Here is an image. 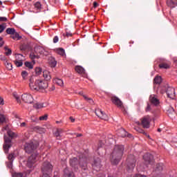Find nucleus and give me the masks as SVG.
Instances as JSON below:
<instances>
[{
  "label": "nucleus",
  "instance_id": "f03ea898",
  "mask_svg": "<svg viewBox=\"0 0 177 177\" xmlns=\"http://www.w3.org/2000/svg\"><path fill=\"white\" fill-rule=\"evenodd\" d=\"M30 83H29V86L31 89V91H44L46 89L48 86V82L45 80H37L34 82V78L31 77L30 78Z\"/></svg>",
  "mask_w": 177,
  "mask_h": 177
},
{
  "label": "nucleus",
  "instance_id": "37998d69",
  "mask_svg": "<svg viewBox=\"0 0 177 177\" xmlns=\"http://www.w3.org/2000/svg\"><path fill=\"white\" fill-rule=\"evenodd\" d=\"M136 130L137 131V132H139V133H142L143 135H147V133L145 132V130L139 127L136 128Z\"/></svg>",
  "mask_w": 177,
  "mask_h": 177
},
{
  "label": "nucleus",
  "instance_id": "49530a36",
  "mask_svg": "<svg viewBox=\"0 0 177 177\" xmlns=\"http://www.w3.org/2000/svg\"><path fill=\"white\" fill-rule=\"evenodd\" d=\"M160 68H169V65L167 64H159Z\"/></svg>",
  "mask_w": 177,
  "mask_h": 177
},
{
  "label": "nucleus",
  "instance_id": "c03bdc74",
  "mask_svg": "<svg viewBox=\"0 0 177 177\" xmlns=\"http://www.w3.org/2000/svg\"><path fill=\"white\" fill-rule=\"evenodd\" d=\"M5 28H6V24L0 25V34L1 32H3V31H5Z\"/></svg>",
  "mask_w": 177,
  "mask_h": 177
},
{
  "label": "nucleus",
  "instance_id": "4d7b16f0",
  "mask_svg": "<svg viewBox=\"0 0 177 177\" xmlns=\"http://www.w3.org/2000/svg\"><path fill=\"white\" fill-rule=\"evenodd\" d=\"M0 59H1V60H2L3 62H8V61H7V58L5 57V55H1V56H0Z\"/></svg>",
  "mask_w": 177,
  "mask_h": 177
},
{
  "label": "nucleus",
  "instance_id": "de8ad7c7",
  "mask_svg": "<svg viewBox=\"0 0 177 177\" xmlns=\"http://www.w3.org/2000/svg\"><path fill=\"white\" fill-rule=\"evenodd\" d=\"M39 120L40 121H46V120H48V114H45L44 115L39 117Z\"/></svg>",
  "mask_w": 177,
  "mask_h": 177
},
{
  "label": "nucleus",
  "instance_id": "680f3d73",
  "mask_svg": "<svg viewBox=\"0 0 177 177\" xmlns=\"http://www.w3.org/2000/svg\"><path fill=\"white\" fill-rule=\"evenodd\" d=\"M97 177H106V174L103 173H100L97 175Z\"/></svg>",
  "mask_w": 177,
  "mask_h": 177
},
{
  "label": "nucleus",
  "instance_id": "7ed1b4c3",
  "mask_svg": "<svg viewBox=\"0 0 177 177\" xmlns=\"http://www.w3.org/2000/svg\"><path fill=\"white\" fill-rule=\"evenodd\" d=\"M7 135L8 136H6V134L4 135V143L3 145V149L6 154L9 153V149L12 147V139L17 137L16 133L10 130L7 131Z\"/></svg>",
  "mask_w": 177,
  "mask_h": 177
},
{
  "label": "nucleus",
  "instance_id": "69168bd1",
  "mask_svg": "<svg viewBox=\"0 0 177 177\" xmlns=\"http://www.w3.org/2000/svg\"><path fill=\"white\" fill-rule=\"evenodd\" d=\"M98 6H99V4L96 1H94L93 2V8H97Z\"/></svg>",
  "mask_w": 177,
  "mask_h": 177
},
{
  "label": "nucleus",
  "instance_id": "e433bc0d",
  "mask_svg": "<svg viewBox=\"0 0 177 177\" xmlns=\"http://www.w3.org/2000/svg\"><path fill=\"white\" fill-rule=\"evenodd\" d=\"M24 65L26 66V67H27L30 70H32V68H34V65H32L31 62H26L24 63Z\"/></svg>",
  "mask_w": 177,
  "mask_h": 177
},
{
  "label": "nucleus",
  "instance_id": "a878e982",
  "mask_svg": "<svg viewBox=\"0 0 177 177\" xmlns=\"http://www.w3.org/2000/svg\"><path fill=\"white\" fill-rule=\"evenodd\" d=\"M39 55H38V53L35 51V52H31L30 54V59H31V60H34L35 59H39Z\"/></svg>",
  "mask_w": 177,
  "mask_h": 177
},
{
  "label": "nucleus",
  "instance_id": "b1692460",
  "mask_svg": "<svg viewBox=\"0 0 177 177\" xmlns=\"http://www.w3.org/2000/svg\"><path fill=\"white\" fill-rule=\"evenodd\" d=\"M167 114L170 118H174L175 116V109L172 107H169L167 110Z\"/></svg>",
  "mask_w": 177,
  "mask_h": 177
},
{
  "label": "nucleus",
  "instance_id": "f704fd0d",
  "mask_svg": "<svg viewBox=\"0 0 177 177\" xmlns=\"http://www.w3.org/2000/svg\"><path fill=\"white\" fill-rule=\"evenodd\" d=\"M9 161H10L11 162H13V161L15 160V158H16V156H15V153H11L8 155V157Z\"/></svg>",
  "mask_w": 177,
  "mask_h": 177
},
{
  "label": "nucleus",
  "instance_id": "9d476101",
  "mask_svg": "<svg viewBox=\"0 0 177 177\" xmlns=\"http://www.w3.org/2000/svg\"><path fill=\"white\" fill-rule=\"evenodd\" d=\"M151 122V119H150V116L144 117L141 120V125L143 128H146L147 129L150 128V122Z\"/></svg>",
  "mask_w": 177,
  "mask_h": 177
},
{
  "label": "nucleus",
  "instance_id": "aec40b11",
  "mask_svg": "<svg viewBox=\"0 0 177 177\" xmlns=\"http://www.w3.org/2000/svg\"><path fill=\"white\" fill-rule=\"evenodd\" d=\"M43 77L46 82L50 81V80H52V77L50 76V73L49 72V71H44Z\"/></svg>",
  "mask_w": 177,
  "mask_h": 177
},
{
  "label": "nucleus",
  "instance_id": "bf43d9fd",
  "mask_svg": "<svg viewBox=\"0 0 177 177\" xmlns=\"http://www.w3.org/2000/svg\"><path fill=\"white\" fill-rule=\"evenodd\" d=\"M63 35H64V37H65V35L66 36V37H73V34L72 33H71V32H66V34H63Z\"/></svg>",
  "mask_w": 177,
  "mask_h": 177
},
{
  "label": "nucleus",
  "instance_id": "c756f323",
  "mask_svg": "<svg viewBox=\"0 0 177 177\" xmlns=\"http://www.w3.org/2000/svg\"><path fill=\"white\" fill-rule=\"evenodd\" d=\"M6 31V33L9 34L10 35H15V34L16 33V30L12 28H8Z\"/></svg>",
  "mask_w": 177,
  "mask_h": 177
},
{
  "label": "nucleus",
  "instance_id": "412c9836",
  "mask_svg": "<svg viewBox=\"0 0 177 177\" xmlns=\"http://www.w3.org/2000/svg\"><path fill=\"white\" fill-rule=\"evenodd\" d=\"M48 63L50 67L55 68L56 67V65L57 64V62L56 61V59L53 57H50L48 59Z\"/></svg>",
  "mask_w": 177,
  "mask_h": 177
},
{
  "label": "nucleus",
  "instance_id": "a19ab883",
  "mask_svg": "<svg viewBox=\"0 0 177 177\" xmlns=\"http://www.w3.org/2000/svg\"><path fill=\"white\" fill-rule=\"evenodd\" d=\"M33 107L35 109H42V107H44V104H39V103H35L34 105H33Z\"/></svg>",
  "mask_w": 177,
  "mask_h": 177
},
{
  "label": "nucleus",
  "instance_id": "c9c22d12",
  "mask_svg": "<svg viewBox=\"0 0 177 177\" xmlns=\"http://www.w3.org/2000/svg\"><path fill=\"white\" fill-rule=\"evenodd\" d=\"M57 53H58V55H60V56H64V55H66V52L63 48H57Z\"/></svg>",
  "mask_w": 177,
  "mask_h": 177
},
{
  "label": "nucleus",
  "instance_id": "cd10ccee",
  "mask_svg": "<svg viewBox=\"0 0 177 177\" xmlns=\"http://www.w3.org/2000/svg\"><path fill=\"white\" fill-rule=\"evenodd\" d=\"M54 83L58 85L59 86H63L64 83H63V80L62 79L55 78L54 80Z\"/></svg>",
  "mask_w": 177,
  "mask_h": 177
},
{
  "label": "nucleus",
  "instance_id": "79ce46f5",
  "mask_svg": "<svg viewBox=\"0 0 177 177\" xmlns=\"http://www.w3.org/2000/svg\"><path fill=\"white\" fill-rule=\"evenodd\" d=\"M14 63L15 64V66H17V67H21V66H23V61H14Z\"/></svg>",
  "mask_w": 177,
  "mask_h": 177
},
{
  "label": "nucleus",
  "instance_id": "39448f33",
  "mask_svg": "<svg viewBox=\"0 0 177 177\" xmlns=\"http://www.w3.org/2000/svg\"><path fill=\"white\" fill-rule=\"evenodd\" d=\"M38 153H32L29 158H28V161L26 163V166L30 169H34L35 168V162L38 160Z\"/></svg>",
  "mask_w": 177,
  "mask_h": 177
},
{
  "label": "nucleus",
  "instance_id": "6ab92c4d",
  "mask_svg": "<svg viewBox=\"0 0 177 177\" xmlns=\"http://www.w3.org/2000/svg\"><path fill=\"white\" fill-rule=\"evenodd\" d=\"M167 5L170 9H174V8L177 6V0H167Z\"/></svg>",
  "mask_w": 177,
  "mask_h": 177
},
{
  "label": "nucleus",
  "instance_id": "3c124183",
  "mask_svg": "<svg viewBox=\"0 0 177 177\" xmlns=\"http://www.w3.org/2000/svg\"><path fill=\"white\" fill-rule=\"evenodd\" d=\"M151 111V105L149 104H147V106L145 109V111Z\"/></svg>",
  "mask_w": 177,
  "mask_h": 177
},
{
  "label": "nucleus",
  "instance_id": "6e6552de",
  "mask_svg": "<svg viewBox=\"0 0 177 177\" xmlns=\"http://www.w3.org/2000/svg\"><path fill=\"white\" fill-rule=\"evenodd\" d=\"M35 149H37V145H35L34 142H26L24 145V150L28 154L32 153Z\"/></svg>",
  "mask_w": 177,
  "mask_h": 177
},
{
  "label": "nucleus",
  "instance_id": "f8f14e48",
  "mask_svg": "<svg viewBox=\"0 0 177 177\" xmlns=\"http://www.w3.org/2000/svg\"><path fill=\"white\" fill-rule=\"evenodd\" d=\"M95 113L96 114V116L99 118H101V120H104V121H107V120H109V116H107V114L103 112L102 109H96Z\"/></svg>",
  "mask_w": 177,
  "mask_h": 177
},
{
  "label": "nucleus",
  "instance_id": "774afa93",
  "mask_svg": "<svg viewBox=\"0 0 177 177\" xmlns=\"http://www.w3.org/2000/svg\"><path fill=\"white\" fill-rule=\"evenodd\" d=\"M55 89H56L55 86H52L51 88H50V91H55Z\"/></svg>",
  "mask_w": 177,
  "mask_h": 177
},
{
  "label": "nucleus",
  "instance_id": "5701e85b",
  "mask_svg": "<svg viewBox=\"0 0 177 177\" xmlns=\"http://www.w3.org/2000/svg\"><path fill=\"white\" fill-rule=\"evenodd\" d=\"M119 132L122 138H126V136H127L128 138H131L132 136V135L129 134L128 132H127V131H125L124 129H121Z\"/></svg>",
  "mask_w": 177,
  "mask_h": 177
},
{
  "label": "nucleus",
  "instance_id": "393cba45",
  "mask_svg": "<svg viewBox=\"0 0 177 177\" xmlns=\"http://www.w3.org/2000/svg\"><path fill=\"white\" fill-rule=\"evenodd\" d=\"M75 70L76 72L78 73V74H84L85 73V69L81 66H76L75 68Z\"/></svg>",
  "mask_w": 177,
  "mask_h": 177
},
{
  "label": "nucleus",
  "instance_id": "2eb2a0df",
  "mask_svg": "<svg viewBox=\"0 0 177 177\" xmlns=\"http://www.w3.org/2000/svg\"><path fill=\"white\" fill-rule=\"evenodd\" d=\"M111 100L113 104L118 107H122V101L118 97L113 95L111 97Z\"/></svg>",
  "mask_w": 177,
  "mask_h": 177
},
{
  "label": "nucleus",
  "instance_id": "a211bd4d",
  "mask_svg": "<svg viewBox=\"0 0 177 177\" xmlns=\"http://www.w3.org/2000/svg\"><path fill=\"white\" fill-rule=\"evenodd\" d=\"M149 101L151 104H153L154 106H158V104H160V100H158V99H157L154 95H150Z\"/></svg>",
  "mask_w": 177,
  "mask_h": 177
},
{
  "label": "nucleus",
  "instance_id": "c85d7f7f",
  "mask_svg": "<svg viewBox=\"0 0 177 177\" xmlns=\"http://www.w3.org/2000/svg\"><path fill=\"white\" fill-rule=\"evenodd\" d=\"M62 133H63V129H57L54 134L56 138H62Z\"/></svg>",
  "mask_w": 177,
  "mask_h": 177
},
{
  "label": "nucleus",
  "instance_id": "a18cd8bd",
  "mask_svg": "<svg viewBox=\"0 0 177 177\" xmlns=\"http://www.w3.org/2000/svg\"><path fill=\"white\" fill-rule=\"evenodd\" d=\"M21 76L24 80H26V78H27V77H28V73H27V71H23L21 73Z\"/></svg>",
  "mask_w": 177,
  "mask_h": 177
},
{
  "label": "nucleus",
  "instance_id": "bb28decb",
  "mask_svg": "<svg viewBox=\"0 0 177 177\" xmlns=\"http://www.w3.org/2000/svg\"><path fill=\"white\" fill-rule=\"evenodd\" d=\"M162 169H164V165H162V163L156 164V167L155 169L156 172H161Z\"/></svg>",
  "mask_w": 177,
  "mask_h": 177
},
{
  "label": "nucleus",
  "instance_id": "9b49d317",
  "mask_svg": "<svg viewBox=\"0 0 177 177\" xmlns=\"http://www.w3.org/2000/svg\"><path fill=\"white\" fill-rule=\"evenodd\" d=\"M92 167L95 171H100V168H102V160L100 158H97L94 159Z\"/></svg>",
  "mask_w": 177,
  "mask_h": 177
},
{
  "label": "nucleus",
  "instance_id": "7c9ffc66",
  "mask_svg": "<svg viewBox=\"0 0 177 177\" xmlns=\"http://www.w3.org/2000/svg\"><path fill=\"white\" fill-rule=\"evenodd\" d=\"M162 81L160 76H156L153 79V84H156L157 85H159V84H161V82Z\"/></svg>",
  "mask_w": 177,
  "mask_h": 177
},
{
  "label": "nucleus",
  "instance_id": "4c0bfd02",
  "mask_svg": "<svg viewBox=\"0 0 177 177\" xmlns=\"http://www.w3.org/2000/svg\"><path fill=\"white\" fill-rule=\"evenodd\" d=\"M4 64L6 67V68H8V70H12V68H13V66L12 65V64L9 63L8 61H6L4 62Z\"/></svg>",
  "mask_w": 177,
  "mask_h": 177
},
{
  "label": "nucleus",
  "instance_id": "58836bf2",
  "mask_svg": "<svg viewBox=\"0 0 177 177\" xmlns=\"http://www.w3.org/2000/svg\"><path fill=\"white\" fill-rule=\"evenodd\" d=\"M35 74L37 75H41V74H42V68L41 67H36L35 68Z\"/></svg>",
  "mask_w": 177,
  "mask_h": 177
},
{
  "label": "nucleus",
  "instance_id": "6e6d98bb",
  "mask_svg": "<svg viewBox=\"0 0 177 177\" xmlns=\"http://www.w3.org/2000/svg\"><path fill=\"white\" fill-rule=\"evenodd\" d=\"M0 21H8V18L6 17H0Z\"/></svg>",
  "mask_w": 177,
  "mask_h": 177
},
{
  "label": "nucleus",
  "instance_id": "423d86ee",
  "mask_svg": "<svg viewBox=\"0 0 177 177\" xmlns=\"http://www.w3.org/2000/svg\"><path fill=\"white\" fill-rule=\"evenodd\" d=\"M162 91H165L167 95V97L170 99H175L176 93L175 88L174 87L169 86L168 84H165L162 86Z\"/></svg>",
  "mask_w": 177,
  "mask_h": 177
},
{
  "label": "nucleus",
  "instance_id": "f257e3e1",
  "mask_svg": "<svg viewBox=\"0 0 177 177\" xmlns=\"http://www.w3.org/2000/svg\"><path fill=\"white\" fill-rule=\"evenodd\" d=\"M124 154V146L116 145L111 153V162L113 165H118L122 158Z\"/></svg>",
  "mask_w": 177,
  "mask_h": 177
},
{
  "label": "nucleus",
  "instance_id": "20e7f679",
  "mask_svg": "<svg viewBox=\"0 0 177 177\" xmlns=\"http://www.w3.org/2000/svg\"><path fill=\"white\" fill-rule=\"evenodd\" d=\"M41 169L43 175H50L53 171V166L48 161H46L42 164Z\"/></svg>",
  "mask_w": 177,
  "mask_h": 177
},
{
  "label": "nucleus",
  "instance_id": "dca6fc26",
  "mask_svg": "<svg viewBox=\"0 0 177 177\" xmlns=\"http://www.w3.org/2000/svg\"><path fill=\"white\" fill-rule=\"evenodd\" d=\"M70 165L73 168L75 172H78V158H73L71 159Z\"/></svg>",
  "mask_w": 177,
  "mask_h": 177
},
{
  "label": "nucleus",
  "instance_id": "052dcab7",
  "mask_svg": "<svg viewBox=\"0 0 177 177\" xmlns=\"http://www.w3.org/2000/svg\"><path fill=\"white\" fill-rule=\"evenodd\" d=\"M103 145H104V143H103V142H102V140L99 141L98 149H100V147H102Z\"/></svg>",
  "mask_w": 177,
  "mask_h": 177
},
{
  "label": "nucleus",
  "instance_id": "0eeeda50",
  "mask_svg": "<svg viewBox=\"0 0 177 177\" xmlns=\"http://www.w3.org/2000/svg\"><path fill=\"white\" fill-rule=\"evenodd\" d=\"M127 171H133L136 166V158L133 155H129L127 159Z\"/></svg>",
  "mask_w": 177,
  "mask_h": 177
},
{
  "label": "nucleus",
  "instance_id": "473e14b6",
  "mask_svg": "<svg viewBox=\"0 0 177 177\" xmlns=\"http://www.w3.org/2000/svg\"><path fill=\"white\" fill-rule=\"evenodd\" d=\"M19 49L22 52H26V50H27V49H28V44H22L21 46H20Z\"/></svg>",
  "mask_w": 177,
  "mask_h": 177
},
{
  "label": "nucleus",
  "instance_id": "338daca9",
  "mask_svg": "<svg viewBox=\"0 0 177 177\" xmlns=\"http://www.w3.org/2000/svg\"><path fill=\"white\" fill-rule=\"evenodd\" d=\"M87 102H88V103H90L91 104H93V100H92V98H89Z\"/></svg>",
  "mask_w": 177,
  "mask_h": 177
},
{
  "label": "nucleus",
  "instance_id": "13d9d810",
  "mask_svg": "<svg viewBox=\"0 0 177 177\" xmlns=\"http://www.w3.org/2000/svg\"><path fill=\"white\" fill-rule=\"evenodd\" d=\"M54 44H57V42H59V37L55 36L53 39Z\"/></svg>",
  "mask_w": 177,
  "mask_h": 177
},
{
  "label": "nucleus",
  "instance_id": "864d4df0",
  "mask_svg": "<svg viewBox=\"0 0 177 177\" xmlns=\"http://www.w3.org/2000/svg\"><path fill=\"white\" fill-rule=\"evenodd\" d=\"M4 44H5V41H3V39L0 37V48H2Z\"/></svg>",
  "mask_w": 177,
  "mask_h": 177
},
{
  "label": "nucleus",
  "instance_id": "ea45409f",
  "mask_svg": "<svg viewBox=\"0 0 177 177\" xmlns=\"http://www.w3.org/2000/svg\"><path fill=\"white\" fill-rule=\"evenodd\" d=\"M15 61H22L23 62V55L22 54H15Z\"/></svg>",
  "mask_w": 177,
  "mask_h": 177
},
{
  "label": "nucleus",
  "instance_id": "603ef678",
  "mask_svg": "<svg viewBox=\"0 0 177 177\" xmlns=\"http://www.w3.org/2000/svg\"><path fill=\"white\" fill-rule=\"evenodd\" d=\"M19 34L18 33H14L13 36H12V39H19Z\"/></svg>",
  "mask_w": 177,
  "mask_h": 177
},
{
  "label": "nucleus",
  "instance_id": "8fccbe9b",
  "mask_svg": "<svg viewBox=\"0 0 177 177\" xmlns=\"http://www.w3.org/2000/svg\"><path fill=\"white\" fill-rule=\"evenodd\" d=\"M13 177H23V174L21 173H15L12 175Z\"/></svg>",
  "mask_w": 177,
  "mask_h": 177
},
{
  "label": "nucleus",
  "instance_id": "e2e57ef3",
  "mask_svg": "<svg viewBox=\"0 0 177 177\" xmlns=\"http://www.w3.org/2000/svg\"><path fill=\"white\" fill-rule=\"evenodd\" d=\"M134 177H147L146 175H142V174H136Z\"/></svg>",
  "mask_w": 177,
  "mask_h": 177
},
{
  "label": "nucleus",
  "instance_id": "4468645a",
  "mask_svg": "<svg viewBox=\"0 0 177 177\" xmlns=\"http://www.w3.org/2000/svg\"><path fill=\"white\" fill-rule=\"evenodd\" d=\"M21 99L23 102H25V103H29L30 104L34 102V98L31 94H23Z\"/></svg>",
  "mask_w": 177,
  "mask_h": 177
},
{
  "label": "nucleus",
  "instance_id": "5fc2aeb1",
  "mask_svg": "<svg viewBox=\"0 0 177 177\" xmlns=\"http://www.w3.org/2000/svg\"><path fill=\"white\" fill-rule=\"evenodd\" d=\"M31 120H32V122H38V119L35 116H32Z\"/></svg>",
  "mask_w": 177,
  "mask_h": 177
},
{
  "label": "nucleus",
  "instance_id": "4be33fe9",
  "mask_svg": "<svg viewBox=\"0 0 177 177\" xmlns=\"http://www.w3.org/2000/svg\"><path fill=\"white\" fill-rule=\"evenodd\" d=\"M33 6H35V9H36V10H37V12L36 13H39V12H41V10H42V4H41V2H39V1H37L36 3H35L33 4Z\"/></svg>",
  "mask_w": 177,
  "mask_h": 177
},
{
  "label": "nucleus",
  "instance_id": "0e129e2a",
  "mask_svg": "<svg viewBox=\"0 0 177 177\" xmlns=\"http://www.w3.org/2000/svg\"><path fill=\"white\" fill-rule=\"evenodd\" d=\"M0 104H1V106H3L5 104L3 97H0Z\"/></svg>",
  "mask_w": 177,
  "mask_h": 177
},
{
  "label": "nucleus",
  "instance_id": "2f4dec72",
  "mask_svg": "<svg viewBox=\"0 0 177 177\" xmlns=\"http://www.w3.org/2000/svg\"><path fill=\"white\" fill-rule=\"evenodd\" d=\"M35 52L38 53H39V55H44L45 53V49H44V48L42 47H40V48H35Z\"/></svg>",
  "mask_w": 177,
  "mask_h": 177
},
{
  "label": "nucleus",
  "instance_id": "72a5a7b5",
  "mask_svg": "<svg viewBox=\"0 0 177 177\" xmlns=\"http://www.w3.org/2000/svg\"><path fill=\"white\" fill-rule=\"evenodd\" d=\"M4 50L6 51L5 55L6 56H10V55H12V49L8 48L7 46H5Z\"/></svg>",
  "mask_w": 177,
  "mask_h": 177
},
{
  "label": "nucleus",
  "instance_id": "09e8293b",
  "mask_svg": "<svg viewBox=\"0 0 177 177\" xmlns=\"http://www.w3.org/2000/svg\"><path fill=\"white\" fill-rule=\"evenodd\" d=\"M6 121V118H5V115L0 114V124H2Z\"/></svg>",
  "mask_w": 177,
  "mask_h": 177
},
{
  "label": "nucleus",
  "instance_id": "1a4fd4ad",
  "mask_svg": "<svg viewBox=\"0 0 177 177\" xmlns=\"http://www.w3.org/2000/svg\"><path fill=\"white\" fill-rule=\"evenodd\" d=\"M143 159L147 165L154 163V156L150 153H147L143 156Z\"/></svg>",
  "mask_w": 177,
  "mask_h": 177
},
{
  "label": "nucleus",
  "instance_id": "f3484780",
  "mask_svg": "<svg viewBox=\"0 0 177 177\" xmlns=\"http://www.w3.org/2000/svg\"><path fill=\"white\" fill-rule=\"evenodd\" d=\"M63 176L64 177H75V174L74 171L69 170L68 167L65 168L63 171Z\"/></svg>",
  "mask_w": 177,
  "mask_h": 177
},
{
  "label": "nucleus",
  "instance_id": "ddd939ff",
  "mask_svg": "<svg viewBox=\"0 0 177 177\" xmlns=\"http://www.w3.org/2000/svg\"><path fill=\"white\" fill-rule=\"evenodd\" d=\"M80 167L83 171H87L88 169V159L86 158H80L79 160Z\"/></svg>",
  "mask_w": 177,
  "mask_h": 177
}]
</instances>
